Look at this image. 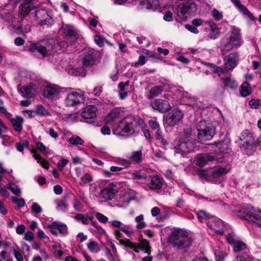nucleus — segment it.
<instances>
[{
    "instance_id": "20",
    "label": "nucleus",
    "mask_w": 261,
    "mask_h": 261,
    "mask_svg": "<svg viewBox=\"0 0 261 261\" xmlns=\"http://www.w3.org/2000/svg\"><path fill=\"white\" fill-rule=\"evenodd\" d=\"M61 92V89L58 86L47 85L43 89V95L46 98H54L57 97Z\"/></svg>"
},
{
    "instance_id": "17",
    "label": "nucleus",
    "mask_w": 261,
    "mask_h": 261,
    "mask_svg": "<svg viewBox=\"0 0 261 261\" xmlns=\"http://www.w3.org/2000/svg\"><path fill=\"white\" fill-rule=\"evenodd\" d=\"M195 147V141H188L187 142H180L177 147H175L176 153H181L182 154L188 153L194 150Z\"/></svg>"
},
{
    "instance_id": "47",
    "label": "nucleus",
    "mask_w": 261,
    "mask_h": 261,
    "mask_svg": "<svg viewBox=\"0 0 261 261\" xmlns=\"http://www.w3.org/2000/svg\"><path fill=\"white\" fill-rule=\"evenodd\" d=\"M36 113L41 116H46L50 115L49 112L46 111L44 107L41 105L37 106Z\"/></svg>"
},
{
    "instance_id": "14",
    "label": "nucleus",
    "mask_w": 261,
    "mask_h": 261,
    "mask_svg": "<svg viewBox=\"0 0 261 261\" xmlns=\"http://www.w3.org/2000/svg\"><path fill=\"white\" fill-rule=\"evenodd\" d=\"M95 60L94 50L92 48H85L83 50L82 62L83 66L87 67L93 65Z\"/></svg>"
},
{
    "instance_id": "10",
    "label": "nucleus",
    "mask_w": 261,
    "mask_h": 261,
    "mask_svg": "<svg viewBox=\"0 0 261 261\" xmlns=\"http://www.w3.org/2000/svg\"><path fill=\"white\" fill-rule=\"evenodd\" d=\"M35 19L38 24L43 25H49L53 23V18L46 9H40L35 12Z\"/></svg>"
},
{
    "instance_id": "63",
    "label": "nucleus",
    "mask_w": 261,
    "mask_h": 261,
    "mask_svg": "<svg viewBox=\"0 0 261 261\" xmlns=\"http://www.w3.org/2000/svg\"><path fill=\"white\" fill-rule=\"evenodd\" d=\"M118 164L124 166L125 168H128L131 166V162L126 159H120L118 160Z\"/></svg>"
},
{
    "instance_id": "39",
    "label": "nucleus",
    "mask_w": 261,
    "mask_h": 261,
    "mask_svg": "<svg viewBox=\"0 0 261 261\" xmlns=\"http://www.w3.org/2000/svg\"><path fill=\"white\" fill-rule=\"evenodd\" d=\"M89 251L91 253H97L100 251V247L98 243L94 241H90L87 245Z\"/></svg>"
},
{
    "instance_id": "12",
    "label": "nucleus",
    "mask_w": 261,
    "mask_h": 261,
    "mask_svg": "<svg viewBox=\"0 0 261 261\" xmlns=\"http://www.w3.org/2000/svg\"><path fill=\"white\" fill-rule=\"evenodd\" d=\"M184 114L179 110H173L169 113L166 117L165 123L171 126L177 124L182 119Z\"/></svg>"
},
{
    "instance_id": "33",
    "label": "nucleus",
    "mask_w": 261,
    "mask_h": 261,
    "mask_svg": "<svg viewBox=\"0 0 261 261\" xmlns=\"http://www.w3.org/2000/svg\"><path fill=\"white\" fill-rule=\"evenodd\" d=\"M11 122L16 131L19 132L22 130V125L23 122L22 117L16 116L15 118L11 119Z\"/></svg>"
},
{
    "instance_id": "43",
    "label": "nucleus",
    "mask_w": 261,
    "mask_h": 261,
    "mask_svg": "<svg viewBox=\"0 0 261 261\" xmlns=\"http://www.w3.org/2000/svg\"><path fill=\"white\" fill-rule=\"evenodd\" d=\"M253 137V135L250 133L248 130H245L243 131L239 137L240 143H245L249 138Z\"/></svg>"
},
{
    "instance_id": "8",
    "label": "nucleus",
    "mask_w": 261,
    "mask_h": 261,
    "mask_svg": "<svg viewBox=\"0 0 261 261\" xmlns=\"http://www.w3.org/2000/svg\"><path fill=\"white\" fill-rule=\"evenodd\" d=\"M196 10V5L192 2H185L178 5L176 8V13L181 20L187 18Z\"/></svg>"
},
{
    "instance_id": "35",
    "label": "nucleus",
    "mask_w": 261,
    "mask_h": 261,
    "mask_svg": "<svg viewBox=\"0 0 261 261\" xmlns=\"http://www.w3.org/2000/svg\"><path fill=\"white\" fill-rule=\"evenodd\" d=\"M251 92L252 89L248 83L247 82H243L240 87V93L241 96L243 97L247 96L251 94Z\"/></svg>"
},
{
    "instance_id": "38",
    "label": "nucleus",
    "mask_w": 261,
    "mask_h": 261,
    "mask_svg": "<svg viewBox=\"0 0 261 261\" xmlns=\"http://www.w3.org/2000/svg\"><path fill=\"white\" fill-rule=\"evenodd\" d=\"M135 221L137 223L136 225L137 229H143L146 226V223L144 221V216L142 214L137 216L135 218Z\"/></svg>"
},
{
    "instance_id": "36",
    "label": "nucleus",
    "mask_w": 261,
    "mask_h": 261,
    "mask_svg": "<svg viewBox=\"0 0 261 261\" xmlns=\"http://www.w3.org/2000/svg\"><path fill=\"white\" fill-rule=\"evenodd\" d=\"M7 188L10 190L12 193L17 196H20L21 191L19 186L14 183L9 182L6 185Z\"/></svg>"
},
{
    "instance_id": "48",
    "label": "nucleus",
    "mask_w": 261,
    "mask_h": 261,
    "mask_svg": "<svg viewBox=\"0 0 261 261\" xmlns=\"http://www.w3.org/2000/svg\"><path fill=\"white\" fill-rule=\"evenodd\" d=\"M197 216L198 219L201 222H203L204 221H208V217H210V216L206 215V214L202 211H199L197 213Z\"/></svg>"
},
{
    "instance_id": "54",
    "label": "nucleus",
    "mask_w": 261,
    "mask_h": 261,
    "mask_svg": "<svg viewBox=\"0 0 261 261\" xmlns=\"http://www.w3.org/2000/svg\"><path fill=\"white\" fill-rule=\"evenodd\" d=\"M31 209L32 212L36 214H38L42 211L41 207L36 202L32 203Z\"/></svg>"
},
{
    "instance_id": "31",
    "label": "nucleus",
    "mask_w": 261,
    "mask_h": 261,
    "mask_svg": "<svg viewBox=\"0 0 261 261\" xmlns=\"http://www.w3.org/2000/svg\"><path fill=\"white\" fill-rule=\"evenodd\" d=\"M147 170H140L130 173V177L134 179H146L148 177Z\"/></svg>"
},
{
    "instance_id": "51",
    "label": "nucleus",
    "mask_w": 261,
    "mask_h": 261,
    "mask_svg": "<svg viewBox=\"0 0 261 261\" xmlns=\"http://www.w3.org/2000/svg\"><path fill=\"white\" fill-rule=\"evenodd\" d=\"M74 210L77 212H81L83 210V206L81 202L77 199H74L72 202Z\"/></svg>"
},
{
    "instance_id": "3",
    "label": "nucleus",
    "mask_w": 261,
    "mask_h": 261,
    "mask_svg": "<svg viewBox=\"0 0 261 261\" xmlns=\"http://www.w3.org/2000/svg\"><path fill=\"white\" fill-rule=\"evenodd\" d=\"M55 43V40L53 39L43 40L36 43L31 44L29 49L35 55L39 53L44 58L53 53Z\"/></svg>"
},
{
    "instance_id": "25",
    "label": "nucleus",
    "mask_w": 261,
    "mask_h": 261,
    "mask_svg": "<svg viewBox=\"0 0 261 261\" xmlns=\"http://www.w3.org/2000/svg\"><path fill=\"white\" fill-rule=\"evenodd\" d=\"M229 144L230 140L227 138L224 139L215 144L217 149L215 150V151L217 153H222L223 157L224 158L225 153H227L229 149Z\"/></svg>"
},
{
    "instance_id": "37",
    "label": "nucleus",
    "mask_w": 261,
    "mask_h": 261,
    "mask_svg": "<svg viewBox=\"0 0 261 261\" xmlns=\"http://www.w3.org/2000/svg\"><path fill=\"white\" fill-rule=\"evenodd\" d=\"M32 153L33 154V157L37 161L38 163L44 168L47 169L49 167L48 163L46 161L42 159L41 155L38 154L34 150H32Z\"/></svg>"
},
{
    "instance_id": "24",
    "label": "nucleus",
    "mask_w": 261,
    "mask_h": 261,
    "mask_svg": "<svg viewBox=\"0 0 261 261\" xmlns=\"http://www.w3.org/2000/svg\"><path fill=\"white\" fill-rule=\"evenodd\" d=\"M18 92L22 96L28 98H33L36 95L35 88L31 84L21 87L18 89Z\"/></svg>"
},
{
    "instance_id": "26",
    "label": "nucleus",
    "mask_w": 261,
    "mask_h": 261,
    "mask_svg": "<svg viewBox=\"0 0 261 261\" xmlns=\"http://www.w3.org/2000/svg\"><path fill=\"white\" fill-rule=\"evenodd\" d=\"M97 109L93 105H89L85 108L81 113V116L85 119H91L96 117Z\"/></svg>"
},
{
    "instance_id": "19",
    "label": "nucleus",
    "mask_w": 261,
    "mask_h": 261,
    "mask_svg": "<svg viewBox=\"0 0 261 261\" xmlns=\"http://www.w3.org/2000/svg\"><path fill=\"white\" fill-rule=\"evenodd\" d=\"M117 192V186L111 183L101 191L100 196L105 200H110L115 196Z\"/></svg>"
},
{
    "instance_id": "60",
    "label": "nucleus",
    "mask_w": 261,
    "mask_h": 261,
    "mask_svg": "<svg viewBox=\"0 0 261 261\" xmlns=\"http://www.w3.org/2000/svg\"><path fill=\"white\" fill-rule=\"evenodd\" d=\"M91 223L92 225L96 229L97 231L99 234H103L106 233L105 229L102 228L100 226L98 225L96 222L91 221Z\"/></svg>"
},
{
    "instance_id": "7",
    "label": "nucleus",
    "mask_w": 261,
    "mask_h": 261,
    "mask_svg": "<svg viewBox=\"0 0 261 261\" xmlns=\"http://www.w3.org/2000/svg\"><path fill=\"white\" fill-rule=\"evenodd\" d=\"M243 211L246 215L242 216V217L256 223L261 227V211L260 210L255 208L250 205L245 204L243 206Z\"/></svg>"
},
{
    "instance_id": "9",
    "label": "nucleus",
    "mask_w": 261,
    "mask_h": 261,
    "mask_svg": "<svg viewBox=\"0 0 261 261\" xmlns=\"http://www.w3.org/2000/svg\"><path fill=\"white\" fill-rule=\"evenodd\" d=\"M222 156L218 157L217 161V165L211 170L210 172L211 176L214 178L221 176L226 174L230 170V166L227 163H223L222 160H220Z\"/></svg>"
},
{
    "instance_id": "50",
    "label": "nucleus",
    "mask_w": 261,
    "mask_h": 261,
    "mask_svg": "<svg viewBox=\"0 0 261 261\" xmlns=\"http://www.w3.org/2000/svg\"><path fill=\"white\" fill-rule=\"evenodd\" d=\"M246 248V245L243 242H237L233 245L234 252H239Z\"/></svg>"
},
{
    "instance_id": "21",
    "label": "nucleus",
    "mask_w": 261,
    "mask_h": 261,
    "mask_svg": "<svg viewBox=\"0 0 261 261\" xmlns=\"http://www.w3.org/2000/svg\"><path fill=\"white\" fill-rule=\"evenodd\" d=\"M151 106L153 109L162 113L168 111L172 107L168 101L161 99H155L151 103Z\"/></svg>"
},
{
    "instance_id": "53",
    "label": "nucleus",
    "mask_w": 261,
    "mask_h": 261,
    "mask_svg": "<svg viewBox=\"0 0 261 261\" xmlns=\"http://www.w3.org/2000/svg\"><path fill=\"white\" fill-rule=\"evenodd\" d=\"M249 104L251 108L258 109L261 107V100L252 99L249 101Z\"/></svg>"
},
{
    "instance_id": "30",
    "label": "nucleus",
    "mask_w": 261,
    "mask_h": 261,
    "mask_svg": "<svg viewBox=\"0 0 261 261\" xmlns=\"http://www.w3.org/2000/svg\"><path fill=\"white\" fill-rule=\"evenodd\" d=\"M33 0H24L21 5L20 13L22 15H27L34 8Z\"/></svg>"
},
{
    "instance_id": "6",
    "label": "nucleus",
    "mask_w": 261,
    "mask_h": 261,
    "mask_svg": "<svg viewBox=\"0 0 261 261\" xmlns=\"http://www.w3.org/2000/svg\"><path fill=\"white\" fill-rule=\"evenodd\" d=\"M134 122L135 119L133 117L124 118L116 126L113 127V134L115 135H119L121 133H134L136 127Z\"/></svg>"
},
{
    "instance_id": "40",
    "label": "nucleus",
    "mask_w": 261,
    "mask_h": 261,
    "mask_svg": "<svg viewBox=\"0 0 261 261\" xmlns=\"http://www.w3.org/2000/svg\"><path fill=\"white\" fill-rule=\"evenodd\" d=\"M80 184L82 186H86L87 184L90 183L93 180V178L91 175L89 173H85L80 177Z\"/></svg>"
},
{
    "instance_id": "13",
    "label": "nucleus",
    "mask_w": 261,
    "mask_h": 261,
    "mask_svg": "<svg viewBox=\"0 0 261 261\" xmlns=\"http://www.w3.org/2000/svg\"><path fill=\"white\" fill-rule=\"evenodd\" d=\"M207 226L213 230L214 232L219 233L220 235L224 233V230L218 229L224 226V223L219 218L211 216L208 218V221L206 222Z\"/></svg>"
},
{
    "instance_id": "61",
    "label": "nucleus",
    "mask_w": 261,
    "mask_h": 261,
    "mask_svg": "<svg viewBox=\"0 0 261 261\" xmlns=\"http://www.w3.org/2000/svg\"><path fill=\"white\" fill-rule=\"evenodd\" d=\"M212 16L216 20L221 19L223 16L222 14L216 9H214L212 11Z\"/></svg>"
},
{
    "instance_id": "57",
    "label": "nucleus",
    "mask_w": 261,
    "mask_h": 261,
    "mask_svg": "<svg viewBox=\"0 0 261 261\" xmlns=\"http://www.w3.org/2000/svg\"><path fill=\"white\" fill-rule=\"evenodd\" d=\"M215 255L216 257V261H222L225 257V254L220 250L215 251Z\"/></svg>"
},
{
    "instance_id": "59",
    "label": "nucleus",
    "mask_w": 261,
    "mask_h": 261,
    "mask_svg": "<svg viewBox=\"0 0 261 261\" xmlns=\"http://www.w3.org/2000/svg\"><path fill=\"white\" fill-rule=\"evenodd\" d=\"M56 202L57 205V208L60 210L63 211L67 207V204L63 201L57 200L56 201Z\"/></svg>"
},
{
    "instance_id": "16",
    "label": "nucleus",
    "mask_w": 261,
    "mask_h": 261,
    "mask_svg": "<svg viewBox=\"0 0 261 261\" xmlns=\"http://www.w3.org/2000/svg\"><path fill=\"white\" fill-rule=\"evenodd\" d=\"M238 54L237 53H232L224 57L225 70L228 71L234 68L238 63Z\"/></svg>"
},
{
    "instance_id": "4",
    "label": "nucleus",
    "mask_w": 261,
    "mask_h": 261,
    "mask_svg": "<svg viewBox=\"0 0 261 261\" xmlns=\"http://www.w3.org/2000/svg\"><path fill=\"white\" fill-rule=\"evenodd\" d=\"M171 92L176 96L177 98L182 99L188 105L197 109L203 108L202 103L198 100L197 97L192 96L187 92L184 91L181 87H173L171 89Z\"/></svg>"
},
{
    "instance_id": "28",
    "label": "nucleus",
    "mask_w": 261,
    "mask_h": 261,
    "mask_svg": "<svg viewBox=\"0 0 261 261\" xmlns=\"http://www.w3.org/2000/svg\"><path fill=\"white\" fill-rule=\"evenodd\" d=\"M231 1L244 15L248 16L251 20L254 19L252 14L241 4L240 0H231Z\"/></svg>"
},
{
    "instance_id": "49",
    "label": "nucleus",
    "mask_w": 261,
    "mask_h": 261,
    "mask_svg": "<svg viewBox=\"0 0 261 261\" xmlns=\"http://www.w3.org/2000/svg\"><path fill=\"white\" fill-rule=\"evenodd\" d=\"M29 142L27 140H23L20 142L16 144L17 150L22 152L24 147H28Z\"/></svg>"
},
{
    "instance_id": "15",
    "label": "nucleus",
    "mask_w": 261,
    "mask_h": 261,
    "mask_svg": "<svg viewBox=\"0 0 261 261\" xmlns=\"http://www.w3.org/2000/svg\"><path fill=\"white\" fill-rule=\"evenodd\" d=\"M218 156L211 154L202 153L196 156L194 162L199 166H203L209 162L217 161Z\"/></svg>"
},
{
    "instance_id": "1",
    "label": "nucleus",
    "mask_w": 261,
    "mask_h": 261,
    "mask_svg": "<svg viewBox=\"0 0 261 261\" xmlns=\"http://www.w3.org/2000/svg\"><path fill=\"white\" fill-rule=\"evenodd\" d=\"M242 43L241 30L234 26L231 27V31L221 41L220 48L223 55L234 48L239 47Z\"/></svg>"
},
{
    "instance_id": "44",
    "label": "nucleus",
    "mask_w": 261,
    "mask_h": 261,
    "mask_svg": "<svg viewBox=\"0 0 261 261\" xmlns=\"http://www.w3.org/2000/svg\"><path fill=\"white\" fill-rule=\"evenodd\" d=\"M74 218L79 222H82L84 224H87L89 223V219L92 220V217L85 216L82 214H77L74 216Z\"/></svg>"
},
{
    "instance_id": "55",
    "label": "nucleus",
    "mask_w": 261,
    "mask_h": 261,
    "mask_svg": "<svg viewBox=\"0 0 261 261\" xmlns=\"http://www.w3.org/2000/svg\"><path fill=\"white\" fill-rule=\"evenodd\" d=\"M120 244L124 245L125 247H129L131 249L135 248V244L131 242L129 240H119Z\"/></svg>"
},
{
    "instance_id": "42",
    "label": "nucleus",
    "mask_w": 261,
    "mask_h": 261,
    "mask_svg": "<svg viewBox=\"0 0 261 261\" xmlns=\"http://www.w3.org/2000/svg\"><path fill=\"white\" fill-rule=\"evenodd\" d=\"M138 248L141 250H144L145 253L149 254L150 253V247L149 242L146 240H142L138 244Z\"/></svg>"
},
{
    "instance_id": "29",
    "label": "nucleus",
    "mask_w": 261,
    "mask_h": 261,
    "mask_svg": "<svg viewBox=\"0 0 261 261\" xmlns=\"http://www.w3.org/2000/svg\"><path fill=\"white\" fill-rule=\"evenodd\" d=\"M120 111L115 109L111 111L105 118V121L107 124H112L120 117Z\"/></svg>"
},
{
    "instance_id": "32",
    "label": "nucleus",
    "mask_w": 261,
    "mask_h": 261,
    "mask_svg": "<svg viewBox=\"0 0 261 261\" xmlns=\"http://www.w3.org/2000/svg\"><path fill=\"white\" fill-rule=\"evenodd\" d=\"M142 4L145 8L152 10L156 9L160 5L158 0H143Z\"/></svg>"
},
{
    "instance_id": "52",
    "label": "nucleus",
    "mask_w": 261,
    "mask_h": 261,
    "mask_svg": "<svg viewBox=\"0 0 261 261\" xmlns=\"http://www.w3.org/2000/svg\"><path fill=\"white\" fill-rule=\"evenodd\" d=\"M12 201L16 203L18 207H21L25 205V201L23 198H18L16 197H11Z\"/></svg>"
},
{
    "instance_id": "46",
    "label": "nucleus",
    "mask_w": 261,
    "mask_h": 261,
    "mask_svg": "<svg viewBox=\"0 0 261 261\" xmlns=\"http://www.w3.org/2000/svg\"><path fill=\"white\" fill-rule=\"evenodd\" d=\"M223 83L225 86L228 87L231 89H235L238 86V84L236 82L230 78L223 79Z\"/></svg>"
},
{
    "instance_id": "22",
    "label": "nucleus",
    "mask_w": 261,
    "mask_h": 261,
    "mask_svg": "<svg viewBox=\"0 0 261 261\" xmlns=\"http://www.w3.org/2000/svg\"><path fill=\"white\" fill-rule=\"evenodd\" d=\"M162 185L163 180L158 175L149 176L147 186L150 189L158 190L162 188Z\"/></svg>"
},
{
    "instance_id": "2",
    "label": "nucleus",
    "mask_w": 261,
    "mask_h": 261,
    "mask_svg": "<svg viewBox=\"0 0 261 261\" xmlns=\"http://www.w3.org/2000/svg\"><path fill=\"white\" fill-rule=\"evenodd\" d=\"M168 242L173 247L178 249H182L190 247L193 240L186 230L175 228L170 233Z\"/></svg>"
},
{
    "instance_id": "27",
    "label": "nucleus",
    "mask_w": 261,
    "mask_h": 261,
    "mask_svg": "<svg viewBox=\"0 0 261 261\" xmlns=\"http://www.w3.org/2000/svg\"><path fill=\"white\" fill-rule=\"evenodd\" d=\"M60 32L67 37H72L74 40L76 39L77 33L71 25L63 24L60 29Z\"/></svg>"
},
{
    "instance_id": "34",
    "label": "nucleus",
    "mask_w": 261,
    "mask_h": 261,
    "mask_svg": "<svg viewBox=\"0 0 261 261\" xmlns=\"http://www.w3.org/2000/svg\"><path fill=\"white\" fill-rule=\"evenodd\" d=\"M127 158L135 163L139 164L142 161V153L141 150L133 152Z\"/></svg>"
},
{
    "instance_id": "58",
    "label": "nucleus",
    "mask_w": 261,
    "mask_h": 261,
    "mask_svg": "<svg viewBox=\"0 0 261 261\" xmlns=\"http://www.w3.org/2000/svg\"><path fill=\"white\" fill-rule=\"evenodd\" d=\"M68 72L72 75H79L83 72V69L82 68L75 69L72 68L69 70Z\"/></svg>"
},
{
    "instance_id": "5",
    "label": "nucleus",
    "mask_w": 261,
    "mask_h": 261,
    "mask_svg": "<svg viewBox=\"0 0 261 261\" xmlns=\"http://www.w3.org/2000/svg\"><path fill=\"white\" fill-rule=\"evenodd\" d=\"M196 128L198 132L197 136L200 141L210 140L215 134V127L204 120L200 121L197 123Z\"/></svg>"
},
{
    "instance_id": "18",
    "label": "nucleus",
    "mask_w": 261,
    "mask_h": 261,
    "mask_svg": "<svg viewBox=\"0 0 261 261\" xmlns=\"http://www.w3.org/2000/svg\"><path fill=\"white\" fill-rule=\"evenodd\" d=\"M50 229V232L55 236H57L58 232L63 234L67 233V226L60 222L55 221L46 226Z\"/></svg>"
},
{
    "instance_id": "45",
    "label": "nucleus",
    "mask_w": 261,
    "mask_h": 261,
    "mask_svg": "<svg viewBox=\"0 0 261 261\" xmlns=\"http://www.w3.org/2000/svg\"><path fill=\"white\" fill-rule=\"evenodd\" d=\"M68 142L74 145H82L84 141L79 136L71 137L68 140Z\"/></svg>"
},
{
    "instance_id": "62",
    "label": "nucleus",
    "mask_w": 261,
    "mask_h": 261,
    "mask_svg": "<svg viewBox=\"0 0 261 261\" xmlns=\"http://www.w3.org/2000/svg\"><path fill=\"white\" fill-rule=\"evenodd\" d=\"M136 123L138 126L140 127L141 129L142 128H144V127H146V125L145 124L144 120L140 118H138L137 119H135L134 123Z\"/></svg>"
},
{
    "instance_id": "23",
    "label": "nucleus",
    "mask_w": 261,
    "mask_h": 261,
    "mask_svg": "<svg viewBox=\"0 0 261 261\" xmlns=\"http://www.w3.org/2000/svg\"><path fill=\"white\" fill-rule=\"evenodd\" d=\"M240 147L243 152L247 154H251L254 151L257 144L255 142L253 136L249 138L245 143H240Z\"/></svg>"
},
{
    "instance_id": "11",
    "label": "nucleus",
    "mask_w": 261,
    "mask_h": 261,
    "mask_svg": "<svg viewBox=\"0 0 261 261\" xmlns=\"http://www.w3.org/2000/svg\"><path fill=\"white\" fill-rule=\"evenodd\" d=\"M84 101V95L76 92H72L67 94L64 103L67 107H73L83 103Z\"/></svg>"
},
{
    "instance_id": "64",
    "label": "nucleus",
    "mask_w": 261,
    "mask_h": 261,
    "mask_svg": "<svg viewBox=\"0 0 261 261\" xmlns=\"http://www.w3.org/2000/svg\"><path fill=\"white\" fill-rule=\"evenodd\" d=\"M109 224L115 227L119 228L120 229V228L122 227V223L119 220H113L109 222Z\"/></svg>"
},
{
    "instance_id": "56",
    "label": "nucleus",
    "mask_w": 261,
    "mask_h": 261,
    "mask_svg": "<svg viewBox=\"0 0 261 261\" xmlns=\"http://www.w3.org/2000/svg\"><path fill=\"white\" fill-rule=\"evenodd\" d=\"M96 218L101 223H105L108 221V218L107 217L99 213L96 214Z\"/></svg>"
},
{
    "instance_id": "41",
    "label": "nucleus",
    "mask_w": 261,
    "mask_h": 261,
    "mask_svg": "<svg viewBox=\"0 0 261 261\" xmlns=\"http://www.w3.org/2000/svg\"><path fill=\"white\" fill-rule=\"evenodd\" d=\"M163 90V88L161 86H156L151 88L149 92V95L148 97L149 98H152L153 97L157 96L161 93Z\"/></svg>"
}]
</instances>
